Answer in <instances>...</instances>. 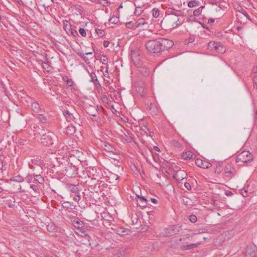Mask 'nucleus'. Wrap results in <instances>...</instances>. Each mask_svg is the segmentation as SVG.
<instances>
[{
    "instance_id": "f257e3e1",
    "label": "nucleus",
    "mask_w": 257,
    "mask_h": 257,
    "mask_svg": "<svg viewBox=\"0 0 257 257\" xmlns=\"http://www.w3.org/2000/svg\"><path fill=\"white\" fill-rule=\"evenodd\" d=\"M40 137V143L44 146H52L56 141L57 137L52 132L41 129L39 133Z\"/></svg>"
},
{
    "instance_id": "f03ea898",
    "label": "nucleus",
    "mask_w": 257,
    "mask_h": 257,
    "mask_svg": "<svg viewBox=\"0 0 257 257\" xmlns=\"http://www.w3.org/2000/svg\"><path fill=\"white\" fill-rule=\"evenodd\" d=\"M181 230V226L174 225L169 227L166 228L159 233L160 236L168 237L174 234H178Z\"/></svg>"
},
{
    "instance_id": "7ed1b4c3",
    "label": "nucleus",
    "mask_w": 257,
    "mask_h": 257,
    "mask_svg": "<svg viewBox=\"0 0 257 257\" xmlns=\"http://www.w3.org/2000/svg\"><path fill=\"white\" fill-rule=\"evenodd\" d=\"M145 46L150 52L155 53L161 52L159 39L149 40L146 43Z\"/></svg>"
},
{
    "instance_id": "20e7f679",
    "label": "nucleus",
    "mask_w": 257,
    "mask_h": 257,
    "mask_svg": "<svg viewBox=\"0 0 257 257\" xmlns=\"http://www.w3.org/2000/svg\"><path fill=\"white\" fill-rule=\"evenodd\" d=\"M253 159V155L248 151H243L238 154L236 158L237 163H248Z\"/></svg>"
},
{
    "instance_id": "39448f33",
    "label": "nucleus",
    "mask_w": 257,
    "mask_h": 257,
    "mask_svg": "<svg viewBox=\"0 0 257 257\" xmlns=\"http://www.w3.org/2000/svg\"><path fill=\"white\" fill-rule=\"evenodd\" d=\"M73 158L70 157V158H69V163L70 165L68 167H66L65 170L66 171V175L68 177H72L73 176H75L77 174V168L76 166V163H79V160L75 159L76 162L75 163H73L71 162V160Z\"/></svg>"
},
{
    "instance_id": "423d86ee",
    "label": "nucleus",
    "mask_w": 257,
    "mask_h": 257,
    "mask_svg": "<svg viewBox=\"0 0 257 257\" xmlns=\"http://www.w3.org/2000/svg\"><path fill=\"white\" fill-rule=\"evenodd\" d=\"M208 49L210 51L218 53H223L225 51L224 47L220 42H210L208 44Z\"/></svg>"
},
{
    "instance_id": "0eeeda50",
    "label": "nucleus",
    "mask_w": 257,
    "mask_h": 257,
    "mask_svg": "<svg viewBox=\"0 0 257 257\" xmlns=\"http://www.w3.org/2000/svg\"><path fill=\"white\" fill-rule=\"evenodd\" d=\"M131 56L133 62L135 65L139 64L140 61V54L141 51L138 48L131 47Z\"/></svg>"
},
{
    "instance_id": "6e6552de",
    "label": "nucleus",
    "mask_w": 257,
    "mask_h": 257,
    "mask_svg": "<svg viewBox=\"0 0 257 257\" xmlns=\"http://www.w3.org/2000/svg\"><path fill=\"white\" fill-rule=\"evenodd\" d=\"M160 47H161V52L168 50L171 48L173 45L174 42L171 40H169L165 38L159 39Z\"/></svg>"
},
{
    "instance_id": "1a4fd4ad",
    "label": "nucleus",
    "mask_w": 257,
    "mask_h": 257,
    "mask_svg": "<svg viewBox=\"0 0 257 257\" xmlns=\"http://www.w3.org/2000/svg\"><path fill=\"white\" fill-rule=\"evenodd\" d=\"M167 22H169L172 24V28H174L177 26L180 25L182 23V22L180 21L179 18H177V19L176 20L174 19L173 16H171L166 19H164L161 23L165 24Z\"/></svg>"
},
{
    "instance_id": "9d476101",
    "label": "nucleus",
    "mask_w": 257,
    "mask_h": 257,
    "mask_svg": "<svg viewBox=\"0 0 257 257\" xmlns=\"http://www.w3.org/2000/svg\"><path fill=\"white\" fill-rule=\"evenodd\" d=\"M224 173L226 177H232L236 174V171L232 164H228L224 168Z\"/></svg>"
},
{
    "instance_id": "9b49d317",
    "label": "nucleus",
    "mask_w": 257,
    "mask_h": 257,
    "mask_svg": "<svg viewBox=\"0 0 257 257\" xmlns=\"http://www.w3.org/2000/svg\"><path fill=\"white\" fill-rule=\"evenodd\" d=\"M114 233L119 235H126L129 234L131 232V230L122 227L116 226L115 228H112Z\"/></svg>"
},
{
    "instance_id": "f8f14e48",
    "label": "nucleus",
    "mask_w": 257,
    "mask_h": 257,
    "mask_svg": "<svg viewBox=\"0 0 257 257\" xmlns=\"http://www.w3.org/2000/svg\"><path fill=\"white\" fill-rule=\"evenodd\" d=\"M167 12L168 14V18L173 16H177L178 17L185 16V13L183 11L177 10L172 8H169L167 11Z\"/></svg>"
},
{
    "instance_id": "ddd939ff",
    "label": "nucleus",
    "mask_w": 257,
    "mask_h": 257,
    "mask_svg": "<svg viewBox=\"0 0 257 257\" xmlns=\"http://www.w3.org/2000/svg\"><path fill=\"white\" fill-rule=\"evenodd\" d=\"M195 163L198 167L203 169H208L212 166L209 162L203 161L200 159H196Z\"/></svg>"
},
{
    "instance_id": "4468645a",
    "label": "nucleus",
    "mask_w": 257,
    "mask_h": 257,
    "mask_svg": "<svg viewBox=\"0 0 257 257\" xmlns=\"http://www.w3.org/2000/svg\"><path fill=\"white\" fill-rule=\"evenodd\" d=\"M98 107L95 106H89L85 108L86 112L90 115L96 116L98 113Z\"/></svg>"
},
{
    "instance_id": "2eb2a0df",
    "label": "nucleus",
    "mask_w": 257,
    "mask_h": 257,
    "mask_svg": "<svg viewBox=\"0 0 257 257\" xmlns=\"http://www.w3.org/2000/svg\"><path fill=\"white\" fill-rule=\"evenodd\" d=\"M67 189L71 192L76 194H79V189L77 186V185L72 184H67L66 185Z\"/></svg>"
},
{
    "instance_id": "dca6fc26",
    "label": "nucleus",
    "mask_w": 257,
    "mask_h": 257,
    "mask_svg": "<svg viewBox=\"0 0 257 257\" xmlns=\"http://www.w3.org/2000/svg\"><path fill=\"white\" fill-rule=\"evenodd\" d=\"M63 114L65 116L66 119L69 121H74L75 122H76L75 119H76V118L74 116L73 114L70 113L68 110H66L63 111Z\"/></svg>"
},
{
    "instance_id": "f3484780",
    "label": "nucleus",
    "mask_w": 257,
    "mask_h": 257,
    "mask_svg": "<svg viewBox=\"0 0 257 257\" xmlns=\"http://www.w3.org/2000/svg\"><path fill=\"white\" fill-rule=\"evenodd\" d=\"M30 106H31L32 110L34 112L38 113L41 110V107L39 104L34 100L33 101Z\"/></svg>"
},
{
    "instance_id": "a211bd4d",
    "label": "nucleus",
    "mask_w": 257,
    "mask_h": 257,
    "mask_svg": "<svg viewBox=\"0 0 257 257\" xmlns=\"http://www.w3.org/2000/svg\"><path fill=\"white\" fill-rule=\"evenodd\" d=\"M102 147L108 152H114L115 151L113 146L106 142L103 143Z\"/></svg>"
},
{
    "instance_id": "6ab92c4d",
    "label": "nucleus",
    "mask_w": 257,
    "mask_h": 257,
    "mask_svg": "<svg viewBox=\"0 0 257 257\" xmlns=\"http://www.w3.org/2000/svg\"><path fill=\"white\" fill-rule=\"evenodd\" d=\"M137 197L139 199L138 201V205L142 207H146L148 204V200L145 197H139V195H137Z\"/></svg>"
},
{
    "instance_id": "aec40b11",
    "label": "nucleus",
    "mask_w": 257,
    "mask_h": 257,
    "mask_svg": "<svg viewBox=\"0 0 257 257\" xmlns=\"http://www.w3.org/2000/svg\"><path fill=\"white\" fill-rule=\"evenodd\" d=\"M75 132V127L72 124L69 125L67 127L65 128V130L64 131V133L65 134L69 135H72L74 134Z\"/></svg>"
},
{
    "instance_id": "412c9836",
    "label": "nucleus",
    "mask_w": 257,
    "mask_h": 257,
    "mask_svg": "<svg viewBox=\"0 0 257 257\" xmlns=\"http://www.w3.org/2000/svg\"><path fill=\"white\" fill-rule=\"evenodd\" d=\"M254 248V247H253V248H252L251 247L247 246L245 251V257L254 256L255 255Z\"/></svg>"
},
{
    "instance_id": "4be33fe9",
    "label": "nucleus",
    "mask_w": 257,
    "mask_h": 257,
    "mask_svg": "<svg viewBox=\"0 0 257 257\" xmlns=\"http://www.w3.org/2000/svg\"><path fill=\"white\" fill-rule=\"evenodd\" d=\"M34 99L30 96H26L22 99L23 104L26 106H30Z\"/></svg>"
},
{
    "instance_id": "5701e85b",
    "label": "nucleus",
    "mask_w": 257,
    "mask_h": 257,
    "mask_svg": "<svg viewBox=\"0 0 257 257\" xmlns=\"http://www.w3.org/2000/svg\"><path fill=\"white\" fill-rule=\"evenodd\" d=\"M199 244H200L199 243H192V244H190L189 245H182L181 247V248L182 250H190V249H192L196 248Z\"/></svg>"
},
{
    "instance_id": "b1692460",
    "label": "nucleus",
    "mask_w": 257,
    "mask_h": 257,
    "mask_svg": "<svg viewBox=\"0 0 257 257\" xmlns=\"http://www.w3.org/2000/svg\"><path fill=\"white\" fill-rule=\"evenodd\" d=\"M194 154L190 151L184 152L182 154V157L185 160H190L193 158Z\"/></svg>"
},
{
    "instance_id": "393cba45",
    "label": "nucleus",
    "mask_w": 257,
    "mask_h": 257,
    "mask_svg": "<svg viewBox=\"0 0 257 257\" xmlns=\"http://www.w3.org/2000/svg\"><path fill=\"white\" fill-rule=\"evenodd\" d=\"M73 225L78 228H80L83 226V222L78 219H75L73 221Z\"/></svg>"
},
{
    "instance_id": "a878e982",
    "label": "nucleus",
    "mask_w": 257,
    "mask_h": 257,
    "mask_svg": "<svg viewBox=\"0 0 257 257\" xmlns=\"http://www.w3.org/2000/svg\"><path fill=\"white\" fill-rule=\"evenodd\" d=\"M5 203L6 205L8 206L10 208L14 207L15 205V201L14 200V199H7L5 201Z\"/></svg>"
},
{
    "instance_id": "bb28decb",
    "label": "nucleus",
    "mask_w": 257,
    "mask_h": 257,
    "mask_svg": "<svg viewBox=\"0 0 257 257\" xmlns=\"http://www.w3.org/2000/svg\"><path fill=\"white\" fill-rule=\"evenodd\" d=\"M62 206L65 208H70L71 209H75L76 206L74 205L73 203H70L69 202H64L62 203Z\"/></svg>"
},
{
    "instance_id": "cd10ccee",
    "label": "nucleus",
    "mask_w": 257,
    "mask_h": 257,
    "mask_svg": "<svg viewBox=\"0 0 257 257\" xmlns=\"http://www.w3.org/2000/svg\"><path fill=\"white\" fill-rule=\"evenodd\" d=\"M200 2L197 0H193L191 1L188 2V6L189 8H193L195 7H197L200 5Z\"/></svg>"
},
{
    "instance_id": "c85d7f7f",
    "label": "nucleus",
    "mask_w": 257,
    "mask_h": 257,
    "mask_svg": "<svg viewBox=\"0 0 257 257\" xmlns=\"http://www.w3.org/2000/svg\"><path fill=\"white\" fill-rule=\"evenodd\" d=\"M11 180L17 182H22L24 181V179L20 175H17L12 178Z\"/></svg>"
},
{
    "instance_id": "c756f323",
    "label": "nucleus",
    "mask_w": 257,
    "mask_h": 257,
    "mask_svg": "<svg viewBox=\"0 0 257 257\" xmlns=\"http://www.w3.org/2000/svg\"><path fill=\"white\" fill-rule=\"evenodd\" d=\"M34 177L35 180L38 182L40 184H43L44 182V178L40 175H34Z\"/></svg>"
},
{
    "instance_id": "7c9ffc66",
    "label": "nucleus",
    "mask_w": 257,
    "mask_h": 257,
    "mask_svg": "<svg viewBox=\"0 0 257 257\" xmlns=\"http://www.w3.org/2000/svg\"><path fill=\"white\" fill-rule=\"evenodd\" d=\"M37 118L43 123H46L48 121V117L42 114H38Z\"/></svg>"
},
{
    "instance_id": "2f4dec72",
    "label": "nucleus",
    "mask_w": 257,
    "mask_h": 257,
    "mask_svg": "<svg viewBox=\"0 0 257 257\" xmlns=\"http://www.w3.org/2000/svg\"><path fill=\"white\" fill-rule=\"evenodd\" d=\"M204 8V6H201L199 8H198L197 9L195 10L194 12H193V15L195 17H198L199 16L202 11V10Z\"/></svg>"
},
{
    "instance_id": "473e14b6",
    "label": "nucleus",
    "mask_w": 257,
    "mask_h": 257,
    "mask_svg": "<svg viewBox=\"0 0 257 257\" xmlns=\"http://www.w3.org/2000/svg\"><path fill=\"white\" fill-rule=\"evenodd\" d=\"M109 21L112 24H117L119 21V17L117 16H113L109 19Z\"/></svg>"
},
{
    "instance_id": "72a5a7b5",
    "label": "nucleus",
    "mask_w": 257,
    "mask_h": 257,
    "mask_svg": "<svg viewBox=\"0 0 257 257\" xmlns=\"http://www.w3.org/2000/svg\"><path fill=\"white\" fill-rule=\"evenodd\" d=\"M160 11L158 9L154 8L152 10V15L154 18H158L159 16Z\"/></svg>"
},
{
    "instance_id": "f704fd0d",
    "label": "nucleus",
    "mask_w": 257,
    "mask_h": 257,
    "mask_svg": "<svg viewBox=\"0 0 257 257\" xmlns=\"http://www.w3.org/2000/svg\"><path fill=\"white\" fill-rule=\"evenodd\" d=\"M30 188L33 189V190L36 193V194H40V192H39V188L38 187L37 185H34V184H32V185H31L30 186Z\"/></svg>"
},
{
    "instance_id": "c9c22d12",
    "label": "nucleus",
    "mask_w": 257,
    "mask_h": 257,
    "mask_svg": "<svg viewBox=\"0 0 257 257\" xmlns=\"http://www.w3.org/2000/svg\"><path fill=\"white\" fill-rule=\"evenodd\" d=\"M137 23L138 26H139L141 25H144L147 23L146 22V20L144 18H141L137 21Z\"/></svg>"
},
{
    "instance_id": "e433bc0d",
    "label": "nucleus",
    "mask_w": 257,
    "mask_h": 257,
    "mask_svg": "<svg viewBox=\"0 0 257 257\" xmlns=\"http://www.w3.org/2000/svg\"><path fill=\"white\" fill-rule=\"evenodd\" d=\"M69 31V33H70L71 35H72L75 37L79 36L77 31L72 28H70V29Z\"/></svg>"
},
{
    "instance_id": "4c0bfd02",
    "label": "nucleus",
    "mask_w": 257,
    "mask_h": 257,
    "mask_svg": "<svg viewBox=\"0 0 257 257\" xmlns=\"http://www.w3.org/2000/svg\"><path fill=\"white\" fill-rule=\"evenodd\" d=\"M143 12V10L142 9V8L141 7H137L135 11V14L136 15H140L142 12Z\"/></svg>"
},
{
    "instance_id": "58836bf2",
    "label": "nucleus",
    "mask_w": 257,
    "mask_h": 257,
    "mask_svg": "<svg viewBox=\"0 0 257 257\" xmlns=\"http://www.w3.org/2000/svg\"><path fill=\"white\" fill-rule=\"evenodd\" d=\"M95 31L97 35L99 37H103L105 35V32L102 30L96 29Z\"/></svg>"
},
{
    "instance_id": "ea45409f",
    "label": "nucleus",
    "mask_w": 257,
    "mask_h": 257,
    "mask_svg": "<svg viewBox=\"0 0 257 257\" xmlns=\"http://www.w3.org/2000/svg\"><path fill=\"white\" fill-rule=\"evenodd\" d=\"M253 125L257 127V108L254 110L253 115Z\"/></svg>"
},
{
    "instance_id": "a19ab883",
    "label": "nucleus",
    "mask_w": 257,
    "mask_h": 257,
    "mask_svg": "<svg viewBox=\"0 0 257 257\" xmlns=\"http://www.w3.org/2000/svg\"><path fill=\"white\" fill-rule=\"evenodd\" d=\"M89 75L91 77L90 81L92 82H93L97 79L96 75L94 72L90 73Z\"/></svg>"
},
{
    "instance_id": "79ce46f5",
    "label": "nucleus",
    "mask_w": 257,
    "mask_h": 257,
    "mask_svg": "<svg viewBox=\"0 0 257 257\" xmlns=\"http://www.w3.org/2000/svg\"><path fill=\"white\" fill-rule=\"evenodd\" d=\"M189 220L192 223H195L197 221V218L195 215H191L189 216Z\"/></svg>"
},
{
    "instance_id": "37998d69",
    "label": "nucleus",
    "mask_w": 257,
    "mask_h": 257,
    "mask_svg": "<svg viewBox=\"0 0 257 257\" xmlns=\"http://www.w3.org/2000/svg\"><path fill=\"white\" fill-rule=\"evenodd\" d=\"M101 61L103 64H106L108 62V58L106 56H102L101 58Z\"/></svg>"
},
{
    "instance_id": "c03bdc74",
    "label": "nucleus",
    "mask_w": 257,
    "mask_h": 257,
    "mask_svg": "<svg viewBox=\"0 0 257 257\" xmlns=\"http://www.w3.org/2000/svg\"><path fill=\"white\" fill-rule=\"evenodd\" d=\"M79 33L81 34V35L82 37H86V32L84 28H80L79 30Z\"/></svg>"
},
{
    "instance_id": "a18cd8bd",
    "label": "nucleus",
    "mask_w": 257,
    "mask_h": 257,
    "mask_svg": "<svg viewBox=\"0 0 257 257\" xmlns=\"http://www.w3.org/2000/svg\"><path fill=\"white\" fill-rule=\"evenodd\" d=\"M71 28V25L70 24H64V29L66 31L67 33H69V31Z\"/></svg>"
},
{
    "instance_id": "49530a36",
    "label": "nucleus",
    "mask_w": 257,
    "mask_h": 257,
    "mask_svg": "<svg viewBox=\"0 0 257 257\" xmlns=\"http://www.w3.org/2000/svg\"><path fill=\"white\" fill-rule=\"evenodd\" d=\"M221 0H208V2L210 4L213 5H216L217 3L220 2Z\"/></svg>"
},
{
    "instance_id": "de8ad7c7",
    "label": "nucleus",
    "mask_w": 257,
    "mask_h": 257,
    "mask_svg": "<svg viewBox=\"0 0 257 257\" xmlns=\"http://www.w3.org/2000/svg\"><path fill=\"white\" fill-rule=\"evenodd\" d=\"M73 199L75 201H79L80 199V196L79 194H76L73 197Z\"/></svg>"
},
{
    "instance_id": "09e8293b",
    "label": "nucleus",
    "mask_w": 257,
    "mask_h": 257,
    "mask_svg": "<svg viewBox=\"0 0 257 257\" xmlns=\"http://www.w3.org/2000/svg\"><path fill=\"white\" fill-rule=\"evenodd\" d=\"M86 55L85 54H80V56L82 58L86 63H89V59L86 57Z\"/></svg>"
},
{
    "instance_id": "8fccbe9b",
    "label": "nucleus",
    "mask_w": 257,
    "mask_h": 257,
    "mask_svg": "<svg viewBox=\"0 0 257 257\" xmlns=\"http://www.w3.org/2000/svg\"><path fill=\"white\" fill-rule=\"evenodd\" d=\"M210 204L212 205H213L214 206H217V205H218L217 201L214 198H212L211 199Z\"/></svg>"
},
{
    "instance_id": "3c124183",
    "label": "nucleus",
    "mask_w": 257,
    "mask_h": 257,
    "mask_svg": "<svg viewBox=\"0 0 257 257\" xmlns=\"http://www.w3.org/2000/svg\"><path fill=\"white\" fill-rule=\"evenodd\" d=\"M184 186L188 190H190L191 189V186L190 184V183H188V182H185L184 183Z\"/></svg>"
},
{
    "instance_id": "603ef678",
    "label": "nucleus",
    "mask_w": 257,
    "mask_h": 257,
    "mask_svg": "<svg viewBox=\"0 0 257 257\" xmlns=\"http://www.w3.org/2000/svg\"><path fill=\"white\" fill-rule=\"evenodd\" d=\"M66 83L68 86H72L73 84V81L71 79H69L66 82Z\"/></svg>"
},
{
    "instance_id": "864d4df0",
    "label": "nucleus",
    "mask_w": 257,
    "mask_h": 257,
    "mask_svg": "<svg viewBox=\"0 0 257 257\" xmlns=\"http://www.w3.org/2000/svg\"><path fill=\"white\" fill-rule=\"evenodd\" d=\"M174 145L178 148H181L182 147V144L177 141H175Z\"/></svg>"
},
{
    "instance_id": "5fc2aeb1",
    "label": "nucleus",
    "mask_w": 257,
    "mask_h": 257,
    "mask_svg": "<svg viewBox=\"0 0 257 257\" xmlns=\"http://www.w3.org/2000/svg\"><path fill=\"white\" fill-rule=\"evenodd\" d=\"M152 155H153V159H154V161L155 162H157L159 160V156H158V155L157 154H153Z\"/></svg>"
},
{
    "instance_id": "6e6d98bb",
    "label": "nucleus",
    "mask_w": 257,
    "mask_h": 257,
    "mask_svg": "<svg viewBox=\"0 0 257 257\" xmlns=\"http://www.w3.org/2000/svg\"><path fill=\"white\" fill-rule=\"evenodd\" d=\"M254 82V87H255L257 89V76H255L253 79Z\"/></svg>"
},
{
    "instance_id": "4d7b16f0",
    "label": "nucleus",
    "mask_w": 257,
    "mask_h": 257,
    "mask_svg": "<svg viewBox=\"0 0 257 257\" xmlns=\"http://www.w3.org/2000/svg\"><path fill=\"white\" fill-rule=\"evenodd\" d=\"M93 83L96 87H100V84L97 78Z\"/></svg>"
},
{
    "instance_id": "13d9d810",
    "label": "nucleus",
    "mask_w": 257,
    "mask_h": 257,
    "mask_svg": "<svg viewBox=\"0 0 257 257\" xmlns=\"http://www.w3.org/2000/svg\"><path fill=\"white\" fill-rule=\"evenodd\" d=\"M241 13L247 18V19H249V16L247 14V13L244 10H241Z\"/></svg>"
},
{
    "instance_id": "bf43d9fd",
    "label": "nucleus",
    "mask_w": 257,
    "mask_h": 257,
    "mask_svg": "<svg viewBox=\"0 0 257 257\" xmlns=\"http://www.w3.org/2000/svg\"><path fill=\"white\" fill-rule=\"evenodd\" d=\"M109 42L108 41H104L103 43V45L105 48H106L108 46Z\"/></svg>"
},
{
    "instance_id": "052dcab7",
    "label": "nucleus",
    "mask_w": 257,
    "mask_h": 257,
    "mask_svg": "<svg viewBox=\"0 0 257 257\" xmlns=\"http://www.w3.org/2000/svg\"><path fill=\"white\" fill-rule=\"evenodd\" d=\"M125 140L129 143L132 142V138L130 136H126Z\"/></svg>"
},
{
    "instance_id": "680f3d73",
    "label": "nucleus",
    "mask_w": 257,
    "mask_h": 257,
    "mask_svg": "<svg viewBox=\"0 0 257 257\" xmlns=\"http://www.w3.org/2000/svg\"><path fill=\"white\" fill-rule=\"evenodd\" d=\"M215 20L212 18L209 19L208 20V24L212 25L214 23Z\"/></svg>"
},
{
    "instance_id": "e2e57ef3",
    "label": "nucleus",
    "mask_w": 257,
    "mask_h": 257,
    "mask_svg": "<svg viewBox=\"0 0 257 257\" xmlns=\"http://www.w3.org/2000/svg\"><path fill=\"white\" fill-rule=\"evenodd\" d=\"M252 72L253 73H257V66H255L253 67Z\"/></svg>"
},
{
    "instance_id": "0e129e2a",
    "label": "nucleus",
    "mask_w": 257,
    "mask_h": 257,
    "mask_svg": "<svg viewBox=\"0 0 257 257\" xmlns=\"http://www.w3.org/2000/svg\"><path fill=\"white\" fill-rule=\"evenodd\" d=\"M69 79V78H68V77L67 76H64L62 77L63 80L66 82Z\"/></svg>"
},
{
    "instance_id": "69168bd1",
    "label": "nucleus",
    "mask_w": 257,
    "mask_h": 257,
    "mask_svg": "<svg viewBox=\"0 0 257 257\" xmlns=\"http://www.w3.org/2000/svg\"><path fill=\"white\" fill-rule=\"evenodd\" d=\"M3 160L1 158V157H0V170L3 168Z\"/></svg>"
},
{
    "instance_id": "338daca9",
    "label": "nucleus",
    "mask_w": 257,
    "mask_h": 257,
    "mask_svg": "<svg viewBox=\"0 0 257 257\" xmlns=\"http://www.w3.org/2000/svg\"><path fill=\"white\" fill-rule=\"evenodd\" d=\"M151 201L154 203H157L158 202V200L154 198H151Z\"/></svg>"
},
{
    "instance_id": "774afa93",
    "label": "nucleus",
    "mask_w": 257,
    "mask_h": 257,
    "mask_svg": "<svg viewBox=\"0 0 257 257\" xmlns=\"http://www.w3.org/2000/svg\"><path fill=\"white\" fill-rule=\"evenodd\" d=\"M226 195L227 196H230L231 195H232V193L231 191H227V192H226Z\"/></svg>"
}]
</instances>
